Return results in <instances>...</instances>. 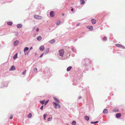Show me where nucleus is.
<instances>
[{"instance_id":"53","label":"nucleus","mask_w":125,"mask_h":125,"mask_svg":"<svg viewBox=\"0 0 125 125\" xmlns=\"http://www.w3.org/2000/svg\"><path fill=\"white\" fill-rule=\"evenodd\" d=\"M118 47L121 48V46H119Z\"/></svg>"},{"instance_id":"42","label":"nucleus","mask_w":125,"mask_h":125,"mask_svg":"<svg viewBox=\"0 0 125 125\" xmlns=\"http://www.w3.org/2000/svg\"><path fill=\"white\" fill-rule=\"evenodd\" d=\"M71 10L72 11H73L74 10V9L73 7H71Z\"/></svg>"},{"instance_id":"18","label":"nucleus","mask_w":125,"mask_h":125,"mask_svg":"<svg viewBox=\"0 0 125 125\" xmlns=\"http://www.w3.org/2000/svg\"><path fill=\"white\" fill-rule=\"evenodd\" d=\"M72 67L71 66H69L68 67L67 69V71L68 72L71 69Z\"/></svg>"},{"instance_id":"12","label":"nucleus","mask_w":125,"mask_h":125,"mask_svg":"<svg viewBox=\"0 0 125 125\" xmlns=\"http://www.w3.org/2000/svg\"><path fill=\"white\" fill-rule=\"evenodd\" d=\"M121 114L120 113H118L116 114V118H120L121 116Z\"/></svg>"},{"instance_id":"13","label":"nucleus","mask_w":125,"mask_h":125,"mask_svg":"<svg viewBox=\"0 0 125 125\" xmlns=\"http://www.w3.org/2000/svg\"><path fill=\"white\" fill-rule=\"evenodd\" d=\"M91 21L92 23L93 24H95L96 22V20L93 18H92L91 19Z\"/></svg>"},{"instance_id":"28","label":"nucleus","mask_w":125,"mask_h":125,"mask_svg":"<svg viewBox=\"0 0 125 125\" xmlns=\"http://www.w3.org/2000/svg\"><path fill=\"white\" fill-rule=\"evenodd\" d=\"M32 116V115L30 113L27 116V117L29 118H30Z\"/></svg>"},{"instance_id":"30","label":"nucleus","mask_w":125,"mask_h":125,"mask_svg":"<svg viewBox=\"0 0 125 125\" xmlns=\"http://www.w3.org/2000/svg\"><path fill=\"white\" fill-rule=\"evenodd\" d=\"M76 124V122L74 121H73L72 123V125H75Z\"/></svg>"},{"instance_id":"38","label":"nucleus","mask_w":125,"mask_h":125,"mask_svg":"<svg viewBox=\"0 0 125 125\" xmlns=\"http://www.w3.org/2000/svg\"><path fill=\"white\" fill-rule=\"evenodd\" d=\"M43 55H44V54L43 53H42L41 55L40 56V58H41L42 57Z\"/></svg>"},{"instance_id":"52","label":"nucleus","mask_w":125,"mask_h":125,"mask_svg":"<svg viewBox=\"0 0 125 125\" xmlns=\"http://www.w3.org/2000/svg\"><path fill=\"white\" fill-rule=\"evenodd\" d=\"M62 15L63 16H64V13H63L62 14Z\"/></svg>"},{"instance_id":"59","label":"nucleus","mask_w":125,"mask_h":125,"mask_svg":"<svg viewBox=\"0 0 125 125\" xmlns=\"http://www.w3.org/2000/svg\"><path fill=\"white\" fill-rule=\"evenodd\" d=\"M67 125H69L68 124H67Z\"/></svg>"},{"instance_id":"5","label":"nucleus","mask_w":125,"mask_h":125,"mask_svg":"<svg viewBox=\"0 0 125 125\" xmlns=\"http://www.w3.org/2000/svg\"><path fill=\"white\" fill-rule=\"evenodd\" d=\"M64 52V51L63 49L59 50V55L62 57H63Z\"/></svg>"},{"instance_id":"24","label":"nucleus","mask_w":125,"mask_h":125,"mask_svg":"<svg viewBox=\"0 0 125 125\" xmlns=\"http://www.w3.org/2000/svg\"><path fill=\"white\" fill-rule=\"evenodd\" d=\"M29 49V48L27 47H25L24 49V52H25L26 51H28Z\"/></svg>"},{"instance_id":"15","label":"nucleus","mask_w":125,"mask_h":125,"mask_svg":"<svg viewBox=\"0 0 125 125\" xmlns=\"http://www.w3.org/2000/svg\"><path fill=\"white\" fill-rule=\"evenodd\" d=\"M87 28L91 31L93 30V27L92 26H89L87 27Z\"/></svg>"},{"instance_id":"9","label":"nucleus","mask_w":125,"mask_h":125,"mask_svg":"<svg viewBox=\"0 0 125 125\" xmlns=\"http://www.w3.org/2000/svg\"><path fill=\"white\" fill-rule=\"evenodd\" d=\"M50 15L51 17H53L54 16V12L53 11H52L50 12Z\"/></svg>"},{"instance_id":"16","label":"nucleus","mask_w":125,"mask_h":125,"mask_svg":"<svg viewBox=\"0 0 125 125\" xmlns=\"http://www.w3.org/2000/svg\"><path fill=\"white\" fill-rule=\"evenodd\" d=\"M22 27V25L21 24H19L17 25V28H21Z\"/></svg>"},{"instance_id":"2","label":"nucleus","mask_w":125,"mask_h":125,"mask_svg":"<svg viewBox=\"0 0 125 125\" xmlns=\"http://www.w3.org/2000/svg\"><path fill=\"white\" fill-rule=\"evenodd\" d=\"M90 61L88 59L86 58L84 59L83 62V67H85V69L87 70V67H89V64L90 63Z\"/></svg>"},{"instance_id":"8","label":"nucleus","mask_w":125,"mask_h":125,"mask_svg":"<svg viewBox=\"0 0 125 125\" xmlns=\"http://www.w3.org/2000/svg\"><path fill=\"white\" fill-rule=\"evenodd\" d=\"M49 51V49L48 48H45L43 53L44 54V55H45L48 53Z\"/></svg>"},{"instance_id":"57","label":"nucleus","mask_w":125,"mask_h":125,"mask_svg":"<svg viewBox=\"0 0 125 125\" xmlns=\"http://www.w3.org/2000/svg\"><path fill=\"white\" fill-rule=\"evenodd\" d=\"M104 109H105H105H107L106 108H105Z\"/></svg>"},{"instance_id":"7","label":"nucleus","mask_w":125,"mask_h":125,"mask_svg":"<svg viewBox=\"0 0 125 125\" xmlns=\"http://www.w3.org/2000/svg\"><path fill=\"white\" fill-rule=\"evenodd\" d=\"M34 17L35 19L38 20L42 19V18L41 16L36 15H34Z\"/></svg>"},{"instance_id":"47","label":"nucleus","mask_w":125,"mask_h":125,"mask_svg":"<svg viewBox=\"0 0 125 125\" xmlns=\"http://www.w3.org/2000/svg\"><path fill=\"white\" fill-rule=\"evenodd\" d=\"M82 98V97L81 96H80L78 98L79 99H80Z\"/></svg>"},{"instance_id":"21","label":"nucleus","mask_w":125,"mask_h":125,"mask_svg":"<svg viewBox=\"0 0 125 125\" xmlns=\"http://www.w3.org/2000/svg\"><path fill=\"white\" fill-rule=\"evenodd\" d=\"M54 99L55 100V102H56L57 103H59V100L57 98L54 97Z\"/></svg>"},{"instance_id":"36","label":"nucleus","mask_w":125,"mask_h":125,"mask_svg":"<svg viewBox=\"0 0 125 125\" xmlns=\"http://www.w3.org/2000/svg\"><path fill=\"white\" fill-rule=\"evenodd\" d=\"M26 72V70H25L22 73V74L23 75H24Z\"/></svg>"},{"instance_id":"56","label":"nucleus","mask_w":125,"mask_h":125,"mask_svg":"<svg viewBox=\"0 0 125 125\" xmlns=\"http://www.w3.org/2000/svg\"><path fill=\"white\" fill-rule=\"evenodd\" d=\"M94 69V68H92V69L93 70Z\"/></svg>"},{"instance_id":"37","label":"nucleus","mask_w":125,"mask_h":125,"mask_svg":"<svg viewBox=\"0 0 125 125\" xmlns=\"http://www.w3.org/2000/svg\"><path fill=\"white\" fill-rule=\"evenodd\" d=\"M121 44H115L116 46V47H118L119 46H121Z\"/></svg>"},{"instance_id":"4","label":"nucleus","mask_w":125,"mask_h":125,"mask_svg":"<svg viewBox=\"0 0 125 125\" xmlns=\"http://www.w3.org/2000/svg\"><path fill=\"white\" fill-rule=\"evenodd\" d=\"M53 104L54 108L56 109H60L61 108L60 105L58 103H57L55 102H53Z\"/></svg>"},{"instance_id":"48","label":"nucleus","mask_w":125,"mask_h":125,"mask_svg":"<svg viewBox=\"0 0 125 125\" xmlns=\"http://www.w3.org/2000/svg\"><path fill=\"white\" fill-rule=\"evenodd\" d=\"M114 110V112H117V110Z\"/></svg>"},{"instance_id":"29","label":"nucleus","mask_w":125,"mask_h":125,"mask_svg":"<svg viewBox=\"0 0 125 125\" xmlns=\"http://www.w3.org/2000/svg\"><path fill=\"white\" fill-rule=\"evenodd\" d=\"M98 121H96L95 122H91L90 123L92 124H95L98 123Z\"/></svg>"},{"instance_id":"14","label":"nucleus","mask_w":125,"mask_h":125,"mask_svg":"<svg viewBox=\"0 0 125 125\" xmlns=\"http://www.w3.org/2000/svg\"><path fill=\"white\" fill-rule=\"evenodd\" d=\"M39 49L40 51H43L44 49V47L43 45H42L39 48Z\"/></svg>"},{"instance_id":"44","label":"nucleus","mask_w":125,"mask_h":125,"mask_svg":"<svg viewBox=\"0 0 125 125\" xmlns=\"http://www.w3.org/2000/svg\"><path fill=\"white\" fill-rule=\"evenodd\" d=\"M13 117V116H12V115L10 117V119H12V118Z\"/></svg>"},{"instance_id":"10","label":"nucleus","mask_w":125,"mask_h":125,"mask_svg":"<svg viewBox=\"0 0 125 125\" xmlns=\"http://www.w3.org/2000/svg\"><path fill=\"white\" fill-rule=\"evenodd\" d=\"M19 43V42L18 40H16L13 43V45L14 46H16L18 45Z\"/></svg>"},{"instance_id":"26","label":"nucleus","mask_w":125,"mask_h":125,"mask_svg":"<svg viewBox=\"0 0 125 125\" xmlns=\"http://www.w3.org/2000/svg\"><path fill=\"white\" fill-rule=\"evenodd\" d=\"M7 24L8 25L11 26L12 24V23L11 21L8 22H7Z\"/></svg>"},{"instance_id":"40","label":"nucleus","mask_w":125,"mask_h":125,"mask_svg":"<svg viewBox=\"0 0 125 125\" xmlns=\"http://www.w3.org/2000/svg\"><path fill=\"white\" fill-rule=\"evenodd\" d=\"M43 105H42L40 108V109H43Z\"/></svg>"},{"instance_id":"49","label":"nucleus","mask_w":125,"mask_h":125,"mask_svg":"<svg viewBox=\"0 0 125 125\" xmlns=\"http://www.w3.org/2000/svg\"><path fill=\"white\" fill-rule=\"evenodd\" d=\"M50 118H48V120H47L48 121H49L50 120Z\"/></svg>"},{"instance_id":"31","label":"nucleus","mask_w":125,"mask_h":125,"mask_svg":"<svg viewBox=\"0 0 125 125\" xmlns=\"http://www.w3.org/2000/svg\"><path fill=\"white\" fill-rule=\"evenodd\" d=\"M47 115L46 114H44L43 115V118L44 120H45L46 119V116Z\"/></svg>"},{"instance_id":"19","label":"nucleus","mask_w":125,"mask_h":125,"mask_svg":"<svg viewBox=\"0 0 125 125\" xmlns=\"http://www.w3.org/2000/svg\"><path fill=\"white\" fill-rule=\"evenodd\" d=\"M36 39L38 41H40L42 39V37L41 36H39Z\"/></svg>"},{"instance_id":"17","label":"nucleus","mask_w":125,"mask_h":125,"mask_svg":"<svg viewBox=\"0 0 125 125\" xmlns=\"http://www.w3.org/2000/svg\"><path fill=\"white\" fill-rule=\"evenodd\" d=\"M18 57V53H16L14 55L13 57V59L15 60Z\"/></svg>"},{"instance_id":"39","label":"nucleus","mask_w":125,"mask_h":125,"mask_svg":"<svg viewBox=\"0 0 125 125\" xmlns=\"http://www.w3.org/2000/svg\"><path fill=\"white\" fill-rule=\"evenodd\" d=\"M121 48L123 49H125V47L123 45H121Z\"/></svg>"},{"instance_id":"60","label":"nucleus","mask_w":125,"mask_h":125,"mask_svg":"<svg viewBox=\"0 0 125 125\" xmlns=\"http://www.w3.org/2000/svg\"><path fill=\"white\" fill-rule=\"evenodd\" d=\"M114 109V110H115V109Z\"/></svg>"},{"instance_id":"58","label":"nucleus","mask_w":125,"mask_h":125,"mask_svg":"<svg viewBox=\"0 0 125 125\" xmlns=\"http://www.w3.org/2000/svg\"><path fill=\"white\" fill-rule=\"evenodd\" d=\"M10 2V1H9V2Z\"/></svg>"},{"instance_id":"35","label":"nucleus","mask_w":125,"mask_h":125,"mask_svg":"<svg viewBox=\"0 0 125 125\" xmlns=\"http://www.w3.org/2000/svg\"><path fill=\"white\" fill-rule=\"evenodd\" d=\"M49 100H47L45 102V105H46L49 102Z\"/></svg>"},{"instance_id":"32","label":"nucleus","mask_w":125,"mask_h":125,"mask_svg":"<svg viewBox=\"0 0 125 125\" xmlns=\"http://www.w3.org/2000/svg\"><path fill=\"white\" fill-rule=\"evenodd\" d=\"M107 39V37L106 36H104L103 38V40L104 41H106Z\"/></svg>"},{"instance_id":"11","label":"nucleus","mask_w":125,"mask_h":125,"mask_svg":"<svg viewBox=\"0 0 125 125\" xmlns=\"http://www.w3.org/2000/svg\"><path fill=\"white\" fill-rule=\"evenodd\" d=\"M16 69L14 66L13 65L9 69V71H14Z\"/></svg>"},{"instance_id":"3","label":"nucleus","mask_w":125,"mask_h":125,"mask_svg":"<svg viewBox=\"0 0 125 125\" xmlns=\"http://www.w3.org/2000/svg\"><path fill=\"white\" fill-rule=\"evenodd\" d=\"M65 49L67 52H69V53H71L72 51L75 52L76 51L73 46H71L70 47H69L68 46H66Z\"/></svg>"},{"instance_id":"20","label":"nucleus","mask_w":125,"mask_h":125,"mask_svg":"<svg viewBox=\"0 0 125 125\" xmlns=\"http://www.w3.org/2000/svg\"><path fill=\"white\" fill-rule=\"evenodd\" d=\"M80 4H83L85 3V1L84 0H80Z\"/></svg>"},{"instance_id":"6","label":"nucleus","mask_w":125,"mask_h":125,"mask_svg":"<svg viewBox=\"0 0 125 125\" xmlns=\"http://www.w3.org/2000/svg\"><path fill=\"white\" fill-rule=\"evenodd\" d=\"M0 85L1 88L6 87L7 86V84L6 82H3Z\"/></svg>"},{"instance_id":"25","label":"nucleus","mask_w":125,"mask_h":125,"mask_svg":"<svg viewBox=\"0 0 125 125\" xmlns=\"http://www.w3.org/2000/svg\"><path fill=\"white\" fill-rule=\"evenodd\" d=\"M45 100H43L42 101H40V103L42 104H45Z\"/></svg>"},{"instance_id":"27","label":"nucleus","mask_w":125,"mask_h":125,"mask_svg":"<svg viewBox=\"0 0 125 125\" xmlns=\"http://www.w3.org/2000/svg\"><path fill=\"white\" fill-rule=\"evenodd\" d=\"M103 113L104 114H106L108 113V110H104Z\"/></svg>"},{"instance_id":"43","label":"nucleus","mask_w":125,"mask_h":125,"mask_svg":"<svg viewBox=\"0 0 125 125\" xmlns=\"http://www.w3.org/2000/svg\"><path fill=\"white\" fill-rule=\"evenodd\" d=\"M39 28H37L36 31L37 32L39 31Z\"/></svg>"},{"instance_id":"41","label":"nucleus","mask_w":125,"mask_h":125,"mask_svg":"<svg viewBox=\"0 0 125 125\" xmlns=\"http://www.w3.org/2000/svg\"><path fill=\"white\" fill-rule=\"evenodd\" d=\"M24 54L25 55H27L28 54V53L25 51V52H24Z\"/></svg>"},{"instance_id":"34","label":"nucleus","mask_w":125,"mask_h":125,"mask_svg":"<svg viewBox=\"0 0 125 125\" xmlns=\"http://www.w3.org/2000/svg\"><path fill=\"white\" fill-rule=\"evenodd\" d=\"M35 72H37V68H35L33 70Z\"/></svg>"},{"instance_id":"1","label":"nucleus","mask_w":125,"mask_h":125,"mask_svg":"<svg viewBox=\"0 0 125 125\" xmlns=\"http://www.w3.org/2000/svg\"><path fill=\"white\" fill-rule=\"evenodd\" d=\"M83 73L81 72L80 73H77L75 76V77L73 79V83H77L78 81L81 80V77L82 76Z\"/></svg>"},{"instance_id":"23","label":"nucleus","mask_w":125,"mask_h":125,"mask_svg":"<svg viewBox=\"0 0 125 125\" xmlns=\"http://www.w3.org/2000/svg\"><path fill=\"white\" fill-rule=\"evenodd\" d=\"M55 42V40L54 39H52V40H50L49 42L50 43H52V44L53 43H54V42Z\"/></svg>"},{"instance_id":"50","label":"nucleus","mask_w":125,"mask_h":125,"mask_svg":"<svg viewBox=\"0 0 125 125\" xmlns=\"http://www.w3.org/2000/svg\"><path fill=\"white\" fill-rule=\"evenodd\" d=\"M89 87L88 86L87 87V88H86V89H88L89 88Z\"/></svg>"},{"instance_id":"22","label":"nucleus","mask_w":125,"mask_h":125,"mask_svg":"<svg viewBox=\"0 0 125 125\" xmlns=\"http://www.w3.org/2000/svg\"><path fill=\"white\" fill-rule=\"evenodd\" d=\"M85 119L86 121H88L89 120L90 118L88 116H85Z\"/></svg>"},{"instance_id":"54","label":"nucleus","mask_w":125,"mask_h":125,"mask_svg":"<svg viewBox=\"0 0 125 125\" xmlns=\"http://www.w3.org/2000/svg\"><path fill=\"white\" fill-rule=\"evenodd\" d=\"M118 47L121 48V46H119Z\"/></svg>"},{"instance_id":"51","label":"nucleus","mask_w":125,"mask_h":125,"mask_svg":"<svg viewBox=\"0 0 125 125\" xmlns=\"http://www.w3.org/2000/svg\"><path fill=\"white\" fill-rule=\"evenodd\" d=\"M35 27H33V30H34L35 29Z\"/></svg>"},{"instance_id":"55","label":"nucleus","mask_w":125,"mask_h":125,"mask_svg":"<svg viewBox=\"0 0 125 125\" xmlns=\"http://www.w3.org/2000/svg\"><path fill=\"white\" fill-rule=\"evenodd\" d=\"M100 28V29H101V30H102V29H103V28H102V27H101Z\"/></svg>"},{"instance_id":"33","label":"nucleus","mask_w":125,"mask_h":125,"mask_svg":"<svg viewBox=\"0 0 125 125\" xmlns=\"http://www.w3.org/2000/svg\"><path fill=\"white\" fill-rule=\"evenodd\" d=\"M61 22V21H60L59 20V21H57L56 22V24L57 25H59L60 24V23Z\"/></svg>"},{"instance_id":"46","label":"nucleus","mask_w":125,"mask_h":125,"mask_svg":"<svg viewBox=\"0 0 125 125\" xmlns=\"http://www.w3.org/2000/svg\"><path fill=\"white\" fill-rule=\"evenodd\" d=\"M33 47H32L31 46V47L30 48V50H31L32 49Z\"/></svg>"},{"instance_id":"45","label":"nucleus","mask_w":125,"mask_h":125,"mask_svg":"<svg viewBox=\"0 0 125 125\" xmlns=\"http://www.w3.org/2000/svg\"><path fill=\"white\" fill-rule=\"evenodd\" d=\"M80 24V23H78V24H76V26H78Z\"/></svg>"}]
</instances>
